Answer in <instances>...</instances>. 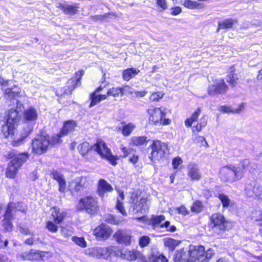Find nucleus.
I'll return each mask as SVG.
<instances>
[{
  "instance_id": "nucleus-26",
  "label": "nucleus",
  "mask_w": 262,
  "mask_h": 262,
  "mask_svg": "<svg viewBox=\"0 0 262 262\" xmlns=\"http://www.w3.org/2000/svg\"><path fill=\"white\" fill-rule=\"evenodd\" d=\"M52 176L53 178L58 182L59 191L61 192H64L67 188V184L63 176L57 171H53Z\"/></svg>"
},
{
  "instance_id": "nucleus-29",
  "label": "nucleus",
  "mask_w": 262,
  "mask_h": 262,
  "mask_svg": "<svg viewBox=\"0 0 262 262\" xmlns=\"http://www.w3.org/2000/svg\"><path fill=\"white\" fill-rule=\"evenodd\" d=\"M3 91H4L5 96L7 98L11 99H14L15 97L17 96L21 92L20 89L16 85H14L11 88L3 89Z\"/></svg>"
},
{
  "instance_id": "nucleus-16",
  "label": "nucleus",
  "mask_w": 262,
  "mask_h": 262,
  "mask_svg": "<svg viewBox=\"0 0 262 262\" xmlns=\"http://www.w3.org/2000/svg\"><path fill=\"white\" fill-rule=\"evenodd\" d=\"M212 227L221 231H224L227 227V222L224 216L220 213H214L211 217Z\"/></svg>"
},
{
  "instance_id": "nucleus-53",
  "label": "nucleus",
  "mask_w": 262,
  "mask_h": 262,
  "mask_svg": "<svg viewBox=\"0 0 262 262\" xmlns=\"http://www.w3.org/2000/svg\"><path fill=\"white\" fill-rule=\"evenodd\" d=\"M72 240L75 244L82 248H84L86 246V242L84 241V239L82 237L74 236L72 237Z\"/></svg>"
},
{
  "instance_id": "nucleus-47",
  "label": "nucleus",
  "mask_w": 262,
  "mask_h": 262,
  "mask_svg": "<svg viewBox=\"0 0 262 262\" xmlns=\"http://www.w3.org/2000/svg\"><path fill=\"white\" fill-rule=\"evenodd\" d=\"M147 138L145 136L134 137L132 138L133 144L136 146L142 145L146 143Z\"/></svg>"
},
{
  "instance_id": "nucleus-8",
  "label": "nucleus",
  "mask_w": 262,
  "mask_h": 262,
  "mask_svg": "<svg viewBox=\"0 0 262 262\" xmlns=\"http://www.w3.org/2000/svg\"><path fill=\"white\" fill-rule=\"evenodd\" d=\"M132 206L137 212H145L148 209L149 201L146 196L133 192L130 197Z\"/></svg>"
},
{
  "instance_id": "nucleus-17",
  "label": "nucleus",
  "mask_w": 262,
  "mask_h": 262,
  "mask_svg": "<svg viewBox=\"0 0 262 262\" xmlns=\"http://www.w3.org/2000/svg\"><path fill=\"white\" fill-rule=\"evenodd\" d=\"M114 238L119 244L128 245L131 243V233L126 230H119L114 235Z\"/></svg>"
},
{
  "instance_id": "nucleus-27",
  "label": "nucleus",
  "mask_w": 262,
  "mask_h": 262,
  "mask_svg": "<svg viewBox=\"0 0 262 262\" xmlns=\"http://www.w3.org/2000/svg\"><path fill=\"white\" fill-rule=\"evenodd\" d=\"M7 121L8 123H11L15 125L19 121V112L17 110H11L6 113Z\"/></svg>"
},
{
  "instance_id": "nucleus-58",
  "label": "nucleus",
  "mask_w": 262,
  "mask_h": 262,
  "mask_svg": "<svg viewBox=\"0 0 262 262\" xmlns=\"http://www.w3.org/2000/svg\"><path fill=\"white\" fill-rule=\"evenodd\" d=\"M150 241V238L148 236H142L139 241V244L141 247H145L149 244Z\"/></svg>"
},
{
  "instance_id": "nucleus-10",
  "label": "nucleus",
  "mask_w": 262,
  "mask_h": 262,
  "mask_svg": "<svg viewBox=\"0 0 262 262\" xmlns=\"http://www.w3.org/2000/svg\"><path fill=\"white\" fill-rule=\"evenodd\" d=\"M84 74V71L80 70L76 72L75 77L70 79L67 83V85L64 88V91L61 89L58 90L56 92V94L58 96H62L64 94H70L72 91L80 83V80Z\"/></svg>"
},
{
  "instance_id": "nucleus-4",
  "label": "nucleus",
  "mask_w": 262,
  "mask_h": 262,
  "mask_svg": "<svg viewBox=\"0 0 262 262\" xmlns=\"http://www.w3.org/2000/svg\"><path fill=\"white\" fill-rule=\"evenodd\" d=\"M147 113L149 115V121L153 124L166 125L171 122L170 119L165 118L164 108L151 107L148 109Z\"/></svg>"
},
{
  "instance_id": "nucleus-32",
  "label": "nucleus",
  "mask_w": 262,
  "mask_h": 262,
  "mask_svg": "<svg viewBox=\"0 0 262 262\" xmlns=\"http://www.w3.org/2000/svg\"><path fill=\"white\" fill-rule=\"evenodd\" d=\"M76 126L74 121L71 120L66 122L61 130V136H66L69 132H72Z\"/></svg>"
},
{
  "instance_id": "nucleus-28",
  "label": "nucleus",
  "mask_w": 262,
  "mask_h": 262,
  "mask_svg": "<svg viewBox=\"0 0 262 262\" xmlns=\"http://www.w3.org/2000/svg\"><path fill=\"white\" fill-rule=\"evenodd\" d=\"M250 164V162L248 159H244L241 161L237 166L235 165V169L238 172L241 179L244 177L245 170L248 168Z\"/></svg>"
},
{
  "instance_id": "nucleus-45",
  "label": "nucleus",
  "mask_w": 262,
  "mask_h": 262,
  "mask_svg": "<svg viewBox=\"0 0 262 262\" xmlns=\"http://www.w3.org/2000/svg\"><path fill=\"white\" fill-rule=\"evenodd\" d=\"M193 141L195 143L200 144V146L208 147L207 141L203 136L194 134L193 137Z\"/></svg>"
},
{
  "instance_id": "nucleus-38",
  "label": "nucleus",
  "mask_w": 262,
  "mask_h": 262,
  "mask_svg": "<svg viewBox=\"0 0 262 262\" xmlns=\"http://www.w3.org/2000/svg\"><path fill=\"white\" fill-rule=\"evenodd\" d=\"M15 126L11 123H8L7 121L2 125L1 130L5 138H7L10 134H13Z\"/></svg>"
},
{
  "instance_id": "nucleus-25",
  "label": "nucleus",
  "mask_w": 262,
  "mask_h": 262,
  "mask_svg": "<svg viewBox=\"0 0 262 262\" xmlns=\"http://www.w3.org/2000/svg\"><path fill=\"white\" fill-rule=\"evenodd\" d=\"M23 260H36L42 257V253L38 251L31 250L29 252H24L20 255Z\"/></svg>"
},
{
  "instance_id": "nucleus-54",
  "label": "nucleus",
  "mask_w": 262,
  "mask_h": 262,
  "mask_svg": "<svg viewBox=\"0 0 262 262\" xmlns=\"http://www.w3.org/2000/svg\"><path fill=\"white\" fill-rule=\"evenodd\" d=\"M157 7L161 10H165L167 8L166 0H156Z\"/></svg>"
},
{
  "instance_id": "nucleus-7",
  "label": "nucleus",
  "mask_w": 262,
  "mask_h": 262,
  "mask_svg": "<svg viewBox=\"0 0 262 262\" xmlns=\"http://www.w3.org/2000/svg\"><path fill=\"white\" fill-rule=\"evenodd\" d=\"M80 210L84 209L90 214H94L99 210L98 199L93 196H88L81 199L78 204Z\"/></svg>"
},
{
  "instance_id": "nucleus-36",
  "label": "nucleus",
  "mask_w": 262,
  "mask_h": 262,
  "mask_svg": "<svg viewBox=\"0 0 262 262\" xmlns=\"http://www.w3.org/2000/svg\"><path fill=\"white\" fill-rule=\"evenodd\" d=\"M244 105L241 104L239 105L238 108L236 109H232L231 107L227 105H223L219 107V110L223 113L230 114V113H239L243 110Z\"/></svg>"
},
{
  "instance_id": "nucleus-48",
  "label": "nucleus",
  "mask_w": 262,
  "mask_h": 262,
  "mask_svg": "<svg viewBox=\"0 0 262 262\" xmlns=\"http://www.w3.org/2000/svg\"><path fill=\"white\" fill-rule=\"evenodd\" d=\"M238 77L236 74L233 73L232 71L229 73L227 77V81L231 85L234 86L237 83Z\"/></svg>"
},
{
  "instance_id": "nucleus-46",
  "label": "nucleus",
  "mask_w": 262,
  "mask_h": 262,
  "mask_svg": "<svg viewBox=\"0 0 262 262\" xmlns=\"http://www.w3.org/2000/svg\"><path fill=\"white\" fill-rule=\"evenodd\" d=\"M90 148V147L89 143L87 142H84L78 146V149L79 151L83 156L88 153Z\"/></svg>"
},
{
  "instance_id": "nucleus-24",
  "label": "nucleus",
  "mask_w": 262,
  "mask_h": 262,
  "mask_svg": "<svg viewBox=\"0 0 262 262\" xmlns=\"http://www.w3.org/2000/svg\"><path fill=\"white\" fill-rule=\"evenodd\" d=\"M24 119L29 122H34L38 118V113L35 108L30 106L24 111Z\"/></svg>"
},
{
  "instance_id": "nucleus-40",
  "label": "nucleus",
  "mask_w": 262,
  "mask_h": 262,
  "mask_svg": "<svg viewBox=\"0 0 262 262\" xmlns=\"http://www.w3.org/2000/svg\"><path fill=\"white\" fill-rule=\"evenodd\" d=\"M120 250L118 247L115 246H110L104 248V258H107L111 255L118 256V252Z\"/></svg>"
},
{
  "instance_id": "nucleus-43",
  "label": "nucleus",
  "mask_w": 262,
  "mask_h": 262,
  "mask_svg": "<svg viewBox=\"0 0 262 262\" xmlns=\"http://www.w3.org/2000/svg\"><path fill=\"white\" fill-rule=\"evenodd\" d=\"M236 21L232 19H226L219 23L217 31L220 29H229L232 28Z\"/></svg>"
},
{
  "instance_id": "nucleus-42",
  "label": "nucleus",
  "mask_w": 262,
  "mask_h": 262,
  "mask_svg": "<svg viewBox=\"0 0 262 262\" xmlns=\"http://www.w3.org/2000/svg\"><path fill=\"white\" fill-rule=\"evenodd\" d=\"M207 123V119L206 117L204 115L200 120L198 124L193 127L192 132L193 133H195V131L198 132H200L201 131L202 128L206 126Z\"/></svg>"
},
{
  "instance_id": "nucleus-34",
  "label": "nucleus",
  "mask_w": 262,
  "mask_h": 262,
  "mask_svg": "<svg viewBox=\"0 0 262 262\" xmlns=\"http://www.w3.org/2000/svg\"><path fill=\"white\" fill-rule=\"evenodd\" d=\"M139 72V70L135 68L125 70L122 74L123 79L125 81H129L131 78L137 75Z\"/></svg>"
},
{
  "instance_id": "nucleus-2",
  "label": "nucleus",
  "mask_w": 262,
  "mask_h": 262,
  "mask_svg": "<svg viewBox=\"0 0 262 262\" xmlns=\"http://www.w3.org/2000/svg\"><path fill=\"white\" fill-rule=\"evenodd\" d=\"M26 210V206L21 203L11 202L7 206L5 212L4 214L3 226L4 229L7 231H10L12 228V221L15 212L20 211L24 212Z\"/></svg>"
},
{
  "instance_id": "nucleus-63",
  "label": "nucleus",
  "mask_w": 262,
  "mask_h": 262,
  "mask_svg": "<svg viewBox=\"0 0 262 262\" xmlns=\"http://www.w3.org/2000/svg\"><path fill=\"white\" fill-rule=\"evenodd\" d=\"M147 94V91H134V94L133 96H135L136 97H143Z\"/></svg>"
},
{
  "instance_id": "nucleus-51",
  "label": "nucleus",
  "mask_w": 262,
  "mask_h": 262,
  "mask_svg": "<svg viewBox=\"0 0 262 262\" xmlns=\"http://www.w3.org/2000/svg\"><path fill=\"white\" fill-rule=\"evenodd\" d=\"M202 209L203 205L202 203L200 201L195 202L191 207V211L195 213L201 212Z\"/></svg>"
},
{
  "instance_id": "nucleus-56",
  "label": "nucleus",
  "mask_w": 262,
  "mask_h": 262,
  "mask_svg": "<svg viewBox=\"0 0 262 262\" xmlns=\"http://www.w3.org/2000/svg\"><path fill=\"white\" fill-rule=\"evenodd\" d=\"M175 259L176 260L181 262H186L187 261V259H186L185 253L180 251L177 252Z\"/></svg>"
},
{
  "instance_id": "nucleus-9",
  "label": "nucleus",
  "mask_w": 262,
  "mask_h": 262,
  "mask_svg": "<svg viewBox=\"0 0 262 262\" xmlns=\"http://www.w3.org/2000/svg\"><path fill=\"white\" fill-rule=\"evenodd\" d=\"M221 178L227 182H233L240 180L235 165L229 164L222 167L220 170Z\"/></svg>"
},
{
  "instance_id": "nucleus-15",
  "label": "nucleus",
  "mask_w": 262,
  "mask_h": 262,
  "mask_svg": "<svg viewBox=\"0 0 262 262\" xmlns=\"http://www.w3.org/2000/svg\"><path fill=\"white\" fill-rule=\"evenodd\" d=\"M93 233L98 239L106 240L111 236L112 230L108 226L102 224L94 229Z\"/></svg>"
},
{
  "instance_id": "nucleus-62",
  "label": "nucleus",
  "mask_w": 262,
  "mask_h": 262,
  "mask_svg": "<svg viewBox=\"0 0 262 262\" xmlns=\"http://www.w3.org/2000/svg\"><path fill=\"white\" fill-rule=\"evenodd\" d=\"M176 210L179 214L183 215H186L188 214L189 211L184 206H182L179 208H176Z\"/></svg>"
},
{
  "instance_id": "nucleus-1",
  "label": "nucleus",
  "mask_w": 262,
  "mask_h": 262,
  "mask_svg": "<svg viewBox=\"0 0 262 262\" xmlns=\"http://www.w3.org/2000/svg\"><path fill=\"white\" fill-rule=\"evenodd\" d=\"M12 160L10 161L7 168L6 176L9 178H14L18 169L21 167L30 157L28 152H22L17 155L14 153L10 154Z\"/></svg>"
},
{
  "instance_id": "nucleus-49",
  "label": "nucleus",
  "mask_w": 262,
  "mask_h": 262,
  "mask_svg": "<svg viewBox=\"0 0 262 262\" xmlns=\"http://www.w3.org/2000/svg\"><path fill=\"white\" fill-rule=\"evenodd\" d=\"M31 130L29 129L28 132L25 133V135H23L20 138L14 140L12 143L13 145L14 146H18L23 144L24 142L25 139L27 137L29 136Z\"/></svg>"
},
{
  "instance_id": "nucleus-12",
  "label": "nucleus",
  "mask_w": 262,
  "mask_h": 262,
  "mask_svg": "<svg viewBox=\"0 0 262 262\" xmlns=\"http://www.w3.org/2000/svg\"><path fill=\"white\" fill-rule=\"evenodd\" d=\"M228 86L225 83L224 80L219 79L215 80L214 84L209 86L208 93L209 95L221 94L226 92Z\"/></svg>"
},
{
  "instance_id": "nucleus-57",
  "label": "nucleus",
  "mask_w": 262,
  "mask_h": 262,
  "mask_svg": "<svg viewBox=\"0 0 262 262\" xmlns=\"http://www.w3.org/2000/svg\"><path fill=\"white\" fill-rule=\"evenodd\" d=\"M163 95L164 94L162 92L154 93L150 95L149 99L152 101H158L162 98Z\"/></svg>"
},
{
  "instance_id": "nucleus-19",
  "label": "nucleus",
  "mask_w": 262,
  "mask_h": 262,
  "mask_svg": "<svg viewBox=\"0 0 262 262\" xmlns=\"http://www.w3.org/2000/svg\"><path fill=\"white\" fill-rule=\"evenodd\" d=\"M118 256L122 259L127 260L128 261H133L140 255V253L135 250H129L126 249H120L118 252Z\"/></svg>"
},
{
  "instance_id": "nucleus-60",
  "label": "nucleus",
  "mask_w": 262,
  "mask_h": 262,
  "mask_svg": "<svg viewBox=\"0 0 262 262\" xmlns=\"http://www.w3.org/2000/svg\"><path fill=\"white\" fill-rule=\"evenodd\" d=\"M108 221L110 223L114 224H118L119 223L121 222L123 220L122 219H116V217L113 215H109V218L108 219Z\"/></svg>"
},
{
  "instance_id": "nucleus-37",
  "label": "nucleus",
  "mask_w": 262,
  "mask_h": 262,
  "mask_svg": "<svg viewBox=\"0 0 262 262\" xmlns=\"http://www.w3.org/2000/svg\"><path fill=\"white\" fill-rule=\"evenodd\" d=\"M122 125V134L124 136H128L130 135L132 131L135 128L136 126L132 123L126 124L124 122H121Z\"/></svg>"
},
{
  "instance_id": "nucleus-41",
  "label": "nucleus",
  "mask_w": 262,
  "mask_h": 262,
  "mask_svg": "<svg viewBox=\"0 0 262 262\" xmlns=\"http://www.w3.org/2000/svg\"><path fill=\"white\" fill-rule=\"evenodd\" d=\"M125 89L122 88L113 87L110 89L107 92V96H112L114 97L119 96L120 94L121 96L124 95V91Z\"/></svg>"
},
{
  "instance_id": "nucleus-21",
  "label": "nucleus",
  "mask_w": 262,
  "mask_h": 262,
  "mask_svg": "<svg viewBox=\"0 0 262 262\" xmlns=\"http://www.w3.org/2000/svg\"><path fill=\"white\" fill-rule=\"evenodd\" d=\"M165 221V217L163 215H159L155 217L152 220V222L154 226H160L161 227H165L167 231L170 232H174L176 230V228L174 226H170V223L168 221H166L164 224L162 222Z\"/></svg>"
},
{
  "instance_id": "nucleus-6",
  "label": "nucleus",
  "mask_w": 262,
  "mask_h": 262,
  "mask_svg": "<svg viewBox=\"0 0 262 262\" xmlns=\"http://www.w3.org/2000/svg\"><path fill=\"white\" fill-rule=\"evenodd\" d=\"M93 149L104 159L108 160L113 165L117 164V157L113 156L110 149L107 147L105 143L101 140H98L93 146Z\"/></svg>"
},
{
  "instance_id": "nucleus-13",
  "label": "nucleus",
  "mask_w": 262,
  "mask_h": 262,
  "mask_svg": "<svg viewBox=\"0 0 262 262\" xmlns=\"http://www.w3.org/2000/svg\"><path fill=\"white\" fill-rule=\"evenodd\" d=\"M90 184L89 177L82 176L77 178L72 181L69 184V189L71 190L78 191L83 188L87 187Z\"/></svg>"
},
{
  "instance_id": "nucleus-14",
  "label": "nucleus",
  "mask_w": 262,
  "mask_h": 262,
  "mask_svg": "<svg viewBox=\"0 0 262 262\" xmlns=\"http://www.w3.org/2000/svg\"><path fill=\"white\" fill-rule=\"evenodd\" d=\"M245 191L247 196L260 200L262 201V186L258 184L252 185L251 184H247Z\"/></svg>"
},
{
  "instance_id": "nucleus-35",
  "label": "nucleus",
  "mask_w": 262,
  "mask_h": 262,
  "mask_svg": "<svg viewBox=\"0 0 262 262\" xmlns=\"http://www.w3.org/2000/svg\"><path fill=\"white\" fill-rule=\"evenodd\" d=\"M201 113V108H198L192 114L191 116L185 120V124L187 127H191L193 122H196Z\"/></svg>"
},
{
  "instance_id": "nucleus-33",
  "label": "nucleus",
  "mask_w": 262,
  "mask_h": 262,
  "mask_svg": "<svg viewBox=\"0 0 262 262\" xmlns=\"http://www.w3.org/2000/svg\"><path fill=\"white\" fill-rule=\"evenodd\" d=\"M106 98L107 95H99L96 92H93L90 95L91 102L90 104V107H91L96 105L101 100L106 99Z\"/></svg>"
},
{
  "instance_id": "nucleus-22",
  "label": "nucleus",
  "mask_w": 262,
  "mask_h": 262,
  "mask_svg": "<svg viewBox=\"0 0 262 262\" xmlns=\"http://www.w3.org/2000/svg\"><path fill=\"white\" fill-rule=\"evenodd\" d=\"M85 253L90 256L104 258V247H95L89 248L85 250Z\"/></svg>"
},
{
  "instance_id": "nucleus-61",
  "label": "nucleus",
  "mask_w": 262,
  "mask_h": 262,
  "mask_svg": "<svg viewBox=\"0 0 262 262\" xmlns=\"http://www.w3.org/2000/svg\"><path fill=\"white\" fill-rule=\"evenodd\" d=\"M61 234L64 237L67 238L71 236L72 232L66 228H62L60 231Z\"/></svg>"
},
{
  "instance_id": "nucleus-39",
  "label": "nucleus",
  "mask_w": 262,
  "mask_h": 262,
  "mask_svg": "<svg viewBox=\"0 0 262 262\" xmlns=\"http://www.w3.org/2000/svg\"><path fill=\"white\" fill-rule=\"evenodd\" d=\"M163 241L164 245L171 251L173 250L181 243L180 241L170 238H165L163 239Z\"/></svg>"
},
{
  "instance_id": "nucleus-11",
  "label": "nucleus",
  "mask_w": 262,
  "mask_h": 262,
  "mask_svg": "<svg viewBox=\"0 0 262 262\" xmlns=\"http://www.w3.org/2000/svg\"><path fill=\"white\" fill-rule=\"evenodd\" d=\"M189 258L186 262H194L198 260L202 262L204 260L205 248L202 246H189L188 251Z\"/></svg>"
},
{
  "instance_id": "nucleus-18",
  "label": "nucleus",
  "mask_w": 262,
  "mask_h": 262,
  "mask_svg": "<svg viewBox=\"0 0 262 262\" xmlns=\"http://www.w3.org/2000/svg\"><path fill=\"white\" fill-rule=\"evenodd\" d=\"M187 176L191 181H200L202 177L199 166L190 163L187 166Z\"/></svg>"
},
{
  "instance_id": "nucleus-59",
  "label": "nucleus",
  "mask_w": 262,
  "mask_h": 262,
  "mask_svg": "<svg viewBox=\"0 0 262 262\" xmlns=\"http://www.w3.org/2000/svg\"><path fill=\"white\" fill-rule=\"evenodd\" d=\"M182 163V160L181 158L177 157L174 158L172 161V165L174 169L178 168V166Z\"/></svg>"
},
{
  "instance_id": "nucleus-5",
  "label": "nucleus",
  "mask_w": 262,
  "mask_h": 262,
  "mask_svg": "<svg viewBox=\"0 0 262 262\" xmlns=\"http://www.w3.org/2000/svg\"><path fill=\"white\" fill-rule=\"evenodd\" d=\"M50 146V137L48 135L39 136L32 140V149L35 154L41 155L47 151Z\"/></svg>"
},
{
  "instance_id": "nucleus-30",
  "label": "nucleus",
  "mask_w": 262,
  "mask_h": 262,
  "mask_svg": "<svg viewBox=\"0 0 262 262\" xmlns=\"http://www.w3.org/2000/svg\"><path fill=\"white\" fill-rule=\"evenodd\" d=\"M57 7L62 10L63 12L67 15H74L76 14L79 8L75 6L62 4H59Z\"/></svg>"
},
{
  "instance_id": "nucleus-44",
  "label": "nucleus",
  "mask_w": 262,
  "mask_h": 262,
  "mask_svg": "<svg viewBox=\"0 0 262 262\" xmlns=\"http://www.w3.org/2000/svg\"><path fill=\"white\" fill-rule=\"evenodd\" d=\"M218 198L222 202L223 207H228L233 205L230 199L224 194H219Z\"/></svg>"
},
{
  "instance_id": "nucleus-50",
  "label": "nucleus",
  "mask_w": 262,
  "mask_h": 262,
  "mask_svg": "<svg viewBox=\"0 0 262 262\" xmlns=\"http://www.w3.org/2000/svg\"><path fill=\"white\" fill-rule=\"evenodd\" d=\"M64 136H61V132L59 134H56L53 136L51 138H50V145H55L60 143V138Z\"/></svg>"
},
{
  "instance_id": "nucleus-3",
  "label": "nucleus",
  "mask_w": 262,
  "mask_h": 262,
  "mask_svg": "<svg viewBox=\"0 0 262 262\" xmlns=\"http://www.w3.org/2000/svg\"><path fill=\"white\" fill-rule=\"evenodd\" d=\"M150 148L151 152L149 158L153 163L164 159L168 150V145L158 140L153 141Z\"/></svg>"
},
{
  "instance_id": "nucleus-23",
  "label": "nucleus",
  "mask_w": 262,
  "mask_h": 262,
  "mask_svg": "<svg viewBox=\"0 0 262 262\" xmlns=\"http://www.w3.org/2000/svg\"><path fill=\"white\" fill-rule=\"evenodd\" d=\"M51 215L55 224H60L67 215L64 211H61L59 208L53 207L51 209Z\"/></svg>"
},
{
  "instance_id": "nucleus-20",
  "label": "nucleus",
  "mask_w": 262,
  "mask_h": 262,
  "mask_svg": "<svg viewBox=\"0 0 262 262\" xmlns=\"http://www.w3.org/2000/svg\"><path fill=\"white\" fill-rule=\"evenodd\" d=\"M113 190V187L105 180L101 179L99 181L97 187L98 195L103 198L107 192H111Z\"/></svg>"
},
{
  "instance_id": "nucleus-31",
  "label": "nucleus",
  "mask_w": 262,
  "mask_h": 262,
  "mask_svg": "<svg viewBox=\"0 0 262 262\" xmlns=\"http://www.w3.org/2000/svg\"><path fill=\"white\" fill-rule=\"evenodd\" d=\"M124 199V196L123 192L119 191V196L117 198L116 208L123 215L126 216L127 213L124 208L123 203L122 202Z\"/></svg>"
},
{
  "instance_id": "nucleus-64",
  "label": "nucleus",
  "mask_w": 262,
  "mask_h": 262,
  "mask_svg": "<svg viewBox=\"0 0 262 262\" xmlns=\"http://www.w3.org/2000/svg\"><path fill=\"white\" fill-rule=\"evenodd\" d=\"M154 262H168V260L163 255H160L156 258Z\"/></svg>"
},
{
  "instance_id": "nucleus-55",
  "label": "nucleus",
  "mask_w": 262,
  "mask_h": 262,
  "mask_svg": "<svg viewBox=\"0 0 262 262\" xmlns=\"http://www.w3.org/2000/svg\"><path fill=\"white\" fill-rule=\"evenodd\" d=\"M183 5L189 9H194L197 7L198 4L196 2L190 0H185L183 3Z\"/></svg>"
},
{
  "instance_id": "nucleus-52",
  "label": "nucleus",
  "mask_w": 262,
  "mask_h": 262,
  "mask_svg": "<svg viewBox=\"0 0 262 262\" xmlns=\"http://www.w3.org/2000/svg\"><path fill=\"white\" fill-rule=\"evenodd\" d=\"M46 227L51 232L56 233L58 230V227L52 221H48L46 224Z\"/></svg>"
}]
</instances>
